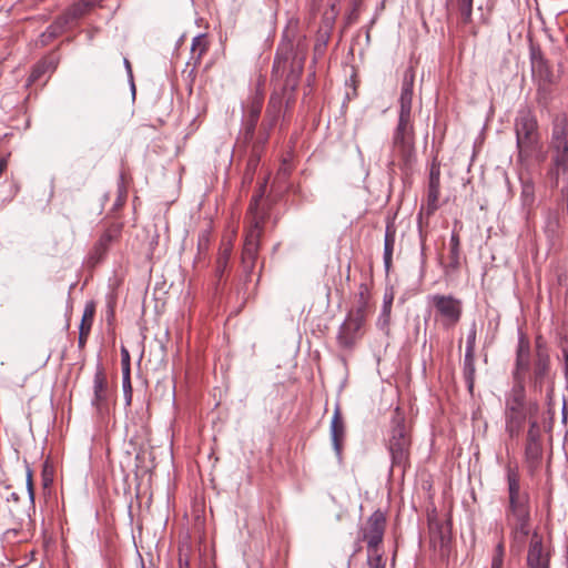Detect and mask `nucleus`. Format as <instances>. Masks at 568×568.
<instances>
[{
	"label": "nucleus",
	"instance_id": "c756f323",
	"mask_svg": "<svg viewBox=\"0 0 568 568\" xmlns=\"http://www.w3.org/2000/svg\"><path fill=\"white\" fill-rule=\"evenodd\" d=\"M450 251H449V266L457 268L459 266L460 258V242L459 235L454 231L450 235Z\"/></svg>",
	"mask_w": 568,
	"mask_h": 568
},
{
	"label": "nucleus",
	"instance_id": "9d476101",
	"mask_svg": "<svg viewBox=\"0 0 568 568\" xmlns=\"http://www.w3.org/2000/svg\"><path fill=\"white\" fill-rule=\"evenodd\" d=\"M290 32H293V30H286L284 32L283 40L277 48L276 59L284 62H288L291 60L292 68L302 70L306 48L302 39H298L297 43L294 44L290 39Z\"/></svg>",
	"mask_w": 568,
	"mask_h": 568
},
{
	"label": "nucleus",
	"instance_id": "09e8293b",
	"mask_svg": "<svg viewBox=\"0 0 568 568\" xmlns=\"http://www.w3.org/2000/svg\"><path fill=\"white\" fill-rule=\"evenodd\" d=\"M504 556L493 555L490 568H503Z\"/></svg>",
	"mask_w": 568,
	"mask_h": 568
},
{
	"label": "nucleus",
	"instance_id": "603ef678",
	"mask_svg": "<svg viewBox=\"0 0 568 568\" xmlns=\"http://www.w3.org/2000/svg\"><path fill=\"white\" fill-rule=\"evenodd\" d=\"M280 176L286 178L290 174V169L284 161L283 165L280 168L278 173Z\"/></svg>",
	"mask_w": 568,
	"mask_h": 568
},
{
	"label": "nucleus",
	"instance_id": "8fccbe9b",
	"mask_svg": "<svg viewBox=\"0 0 568 568\" xmlns=\"http://www.w3.org/2000/svg\"><path fill=\"white\" fill-rule=\"evenodd\" d=\"M122 374H123V382L128 383V388L131 390L130 365L129 366H122Z\"/></svg>",
	"mask_w": 568,
	"mask_h": 568
},
{
	"label": "nucleus",
	"instance_id": "f8f14e48",
	"mask_svg": "<svg viewBox=\"0 0 568 568\" xmlns=\"http://www.w3.org/2000/svg\"><path fill=\"white\" fill-rule=\"evenodd\" d=\"M529 384L535 393H541L544 386L552 383L550 357L540 356L539 358L529 359Z\"/></svg>",
	"mask_w": 568,
	"mask_h": 568
},
{
	"label": "nucleus",
	"instance_id": "6ab92c4d",
	"mask_svg": "<svg viewBox=\"0 0 568 568\" xmlns=\"http://www.w3.org/2000/svg\"><path fill=\"white\" fill-rule=\"evenodd\" d=\"M551 151V168L549 175L558 183L559 174L568 172V146H554Z\"/></svg>",
	"mask_w": 568,
	"mask_h": 568
},
{
	"label": "nucleus",
	"instance_id": "bf43d9fd",
	"mask_svg": "<svg viewBox=\"0 0 568 568\" xmlns=\"http://www.w3.org/2000/svg\"><path fill=\"white\" fill-rule=\"evenodd\" d=\"M206 241H207L206 236H204V235H203V236L200 239L199 246L201 247L202 242H206Z\"/></svg>",
	"mask_w": 568,
	"mask_h": 568
},
{
	"label": "nucleus",
	"instance_id": "f3484780",
	"mask_svg": "<svg viewBox=\"0 0 568 568\" xmlns=\"http://www.w3.org/2000/svg\"><path fill=\"white\" fill-rule=\"evenodd\" d=\"M108 399V382L102 366H98L93 378V398L92 405L99 410L105 406Z\"/></svg>",
	"mask_w": 568,
	"mask_h": 568
},
{
	"label": "nucleus",
	"instance_id": "dca6fc26",
	"mask_svg": "<svg viewBox=\"0 0 568 568\" xmlns=\"http://www.w3.org/2000/svg\"><path fill=\"white\" fill-rule=\"evenodd\" d=\"M430 545L440 558H446L449 552V532L439 523L429 524Z\"/></svg>",
	"mask_w": 568,
	"mask_h": 568
},
{
	"label": "nucleus",
	"instance_id": "9b49d317",
	"mask_svg": "<svg viewBox=\"0 0 568 568\" xmlns=\"http://www.w3.org/2000/svg\"><path fill=\"white\" fill-rule=\"evenodd\" d=\"M385 527L386 518L381 510L374 511L368 517L365 527L362 529V537L367 542L369 554L376 552L377 547L382 544Z\"/></svg>",
	"mask_w": 568,
	"mask_h": 568
},
{
	"label": "nucleus",
	"instance_id": "a19ab883",
	"mask_svg": "<svg viewBox=\"0 0 568 568\" xmlns=\"http://www.w3.org/2000/svg\"><path fill=\"white\" fill-rule=\"evenodd\" d=\"M439 178H440L439 166L434 164L430 169L428 186H440Z\"/></svg>",
	"mask_w": 568,
	"mask_h": 568
},
{
	"label": "nucleus",
	"instance_id": "e433bc0d",
	"mask_svg": "<svg viewBox=\"0 0 568 568\" xmlns=\"http://www.w3.org/2000/svg\"><path fill=\"white\" fill-rule=\"evenodd\" d=\"M415 81V72L412 68L404 72L402 91L413 92Z\"/></svg>",
	"mask_w": 568,
	"mask_h": 568
},
{
	"label": "nucleus",
	"instance_id": "f03ea898",
	"mask_svg": "<svg viewBox=\"0 0 568 568\" xmlns=\"http://www.w3.org/2000/svg\"><path fill=\"white\" fill-rule=\"evenodd\" d=\"M530 343L528 337L519 332L516 348L515 367L513 369V386L505 397V430L510 438H518L526 422L538 416L539 405L528 399L526 394V376L529 369Z\"/></svg>",
	"mask_w": 568,
	"mask_h": 568
},
{
	"label": "nucleus",
	"instance_id": "052dcab7",
	"mask_svg": "<svg viewBox=\"0 0 568 568\" xmlns=\"http://www.w3.org/2000/svg\"><path fill=\"white\" fill-rule=\"evenodd\" d=\"M180 568H183V567H182V562H181V561H180Z\"/></svg>",
	"mask_w": 568,
	"mask_h": 568
},
{
	"label": "nucleus",
	"instance_id": "ddd939ff",
	"mask_svg": "<svg viewBox=\"0 0 568 568\" xmlns=\"http://www.w3.org/2000/svg\"><path fill=\"white\" fill-rule=\"evenodd\" d=\"M364 324L359 315L354 317L347 315L337 333L338 345L343 348H352L362 338Z\"/></svg>",
	"mask_w": 568,
	"mask_h": 568
},
{
	"label": "nucleus",
	"instance_id": "412c9836",
	"mask_svg": "<svg viewBox=\"0 0 568 568\" xmlns=\"http://www.w3.org/2000/svg\"><path fill=\"white\" fill-rule=\"evenodd\" d=\"M521 192L520 201L523 209L529 213L535 203V182L530 176H520Z\"/></svg>",
	"mask_w": 568,
	"mask_h": 568
},
{
	"label": "nucleus",
	"instance_id": "bb28decb",
	"mask_svg": "<svg viewBox=\"0 0 568 568\" xmlns=\"http://www.w3.org/2000/svg\"><path fill=\"white\" fill-rule=\"evenodd\" d=\"M542 455L541 442L526 443L525 446V458L526 462L535 467L538 465Z\"/></svg>",
	"mask_w": 568,
	"mask_h": 568
},
{
	"label": "nucleus",
	"instance_id": "393cba45",
	"mask_svg": "<svg viewBox=\"0 0 568 568\" xmlns=\"http://www.w3.org/2000/svg\"><path fill=\"white\" fill-rule=\"evenodd\" d=\"M463 373L465 382L467 384V388L470 393H473L476 373L475 353L465 352Z\"/></svg>",
	"mask_w": 568,
	"mask_h": 568
},
{
	"label": "nucleus",
	"instance_id": "473e14b6",
	"mask_svg": "<svg viewBox=\"0 0 568 568\" xmlns=\"http://www.w3.org/2000/svg\"><path fill=\"white\" fill-rule=\"evenodd\" d=\"M439 197V186H428L427 192V215L433 214L437 210Z\"/></svg>",
	"mask_w": 568,
	"mask_h": 568
},
{
	"label": "nucleus",
	"instance_id": "5701e85b",
	"mask_svg": "<svg viewBox=\"0 0 568 568\" xmlns=\"http://www.w3.org/2000/svg\"><path fill=\"white\" fill-rule=\"evenodd\" d=\"M396 230L393 224H387L385 230L384 239V265L386 270H389L392 264V256L395 245Z\"/></svg>",
	"mask_w": 568,
	"mask_h": 568
},
{
	"label": "nucleus",
	"instance_id": "20e7f679",
	"mask_svg": "<svg viewBox=\"0 0 568 568\" xmlns=\"http://www.w3.org/2000/svg\"><path fill=\"white\" fill-rule=\"evenodd\" d=\"M413 92L400 91L398 123L393 135V152L409 166L414 156V130L410 121Z\"/></svg>",
	"mask_w": 568,
	"mask_h": 568
},
{
	"label": "nucleus",
	"instance_id": "58836bf2",
	"mask_svg": "<svg viewBox=\"0 0 568 568\" xmlns=\"http://www.w3.org/2000/svg\"><path fill=\"white\" fill-rule=\"evenodd\" d=\"M476 335H477L476 324L474 323L467 334L466 349H465L466 353H475Z\"/></svg>",
	"mask_w": 568,
	"mask_h": 568
},
{
	"label": "nucleus",
	"instance_id": "c9c22d12",
	"mask_svg": "<svg viewBox=\"0 0 568 568\" xmlns=\"http://www.w3.org/2000/svg\"><path fill=\"white\" fill-rule=\"evenodd\" d=\"M366 310H367V301L364 296V293H361L358 305L354 310H351L347 315H349L352 317L359 315L361 321L365 322L366 321Z\"/></svg>",
	"mask_w": 568,
	"mask_h": 568
},
{
	"label": "nucleus",
	"instance_id": "423d86ee",
	"mask_svg": "<svg viewBox=\"0 0 568 568\" xmlns=\"http://www.w3.org/2000/svg\"><path fill=\"white\" fill-rule=\"evenodd\" d=\"M8 490L6 498V505L3 510L0 513V527L4 528V534L9 536L12 534L17 536L27 519L30 518L34 507L29 508V501L27 505H21L20 496L16 491H10V486L4 487Z\"/></svg>",
	"mask_w": 568,
	"mask_h": 568
},
{
	"label": "nucleus",
	"instance_id": "a18cd8bd",
	"mask_svg": "<svg viewBox=\"0 0 568 568\" xmlns=\"http://www.w3.org/2000/svg\"><path fill=\"white\" fill-rule=\"evenodd\" d=\"M43 63L48 72H53L58 67L59 60L58 58L49 57L43 60Z\"/></svg>",
	"mask_w": 568,
	"mask_h": 568
},
{
	"label": "nucleus",
	"instance_id": "ea45409f",
	"mask_svg": "<svg viewBox=\"0 0 568 568\" xmlns=\"http://www.w3.org/2000/svg\"><path fill=\"white\" fill-rule=\"evenodd\" d=\"M368 565L371 568H385V560L382 554L374 552V556H368Z\"/></svg>",
	"mask_w": 568,
	"mask_h": 568
},
{
	"label": "nucleus",
	"instance_id": "0eeeda50",
	"mask_svg": "<svg viewBox=\"0 0 568 568\" xmlns=\"http://www.w3.org/2000/svg\"><path fill=\"white\" fill-rule=\"evenodd\" d=\"M432 304L436 310V320L444 329L455 327L463 314V303L453 295L436 294L432 296Z\"/></svg>",
	"mask_w": 568,
	"mask_h": 568
},
{
	"label": "nucleus",
	"instance_id": "6e6552de",
	"mask_svg": "<svg viewBox=\"0 0 568 568\" xmlns=\"http://www.w3.org/2000/svg\"><path fill=\"white\" fill-rule=\"evenodd\" d=\"M410 439L405 425L397 423L388 442V449L392 456L393 466L405 468L409 459Z\"/></svg>",
	"mask_w": 568,
	"mask_h": 568
},
{
	"label": "nucleus",
	"instance_id": "72a5a7b5",
	"mask_svg": "<svg viewBox=\"0 0 568 568\" xmlns=\"http://www.w3.org/2000/svg\"><path fill=\"white\" fill-rule=\"evenodd\" d=\"M528 424H529V428L527 432L526 443L541 442L540 440L541 433H540V426H539L538 418L536 417L535 419L530 420Z\"/></svg>",
	"mask_w": 568,
	"mask_h": 568
},
{
	"label": "nucleus",
	"instance_id": "a878e982",
	"mask_svg": "<svg viewBox=\"0 0 568 568\" xmlns=\"http://www.w3.org/2000/svg\"><path fill=\"white\" fill-rule=\"evenodd\" d=\"M97 3V0H80L79 2L71 6L67 12L69 13V17H71L74 21L87 14Z\"/></svg>",
	"mask_w": 568,
	"mask_h": 568
},
{
	"label": "nucleus",
	"instance_id": "7ed1b4c3",
	"mask_svg": "<svg viewBox=\"0 0 568 568\" xmlns=\"http://www.w3.org/2000/svg\"><path fill=\"white\" fill-rule=\"evenodd\" d=\"M508 506L506 521L511 530L513 540L523 545L529 535L530 505L529 494L520 488L519 474L515 468H507Z\"/></svg>",
	"mask_w": 568,
	"mask_h": 568
},
{
	"label": "nucleus",
	"instance_id": "c03bdc74",
	"mask_svg": "<svg viewBox=\"0 0 568 568\" xmlns=\"http://www.w3.org/2000/svg\"><path fill=\"white\" fill-rule=\"evenodd\" d=\"M48 72L47 69H45V65L43 63V60L38 63L36 65V68L33 69L31 75H30V81H36L38 80L43 73Z\"/></svg>",
	"mask_w": 568,
	"mask_h": 568
},
{
	"label": "nucleus",
	"instance_id": "a211bd4d",
	"mask_svg": "<svg viewBox=\"0 0 568 568\" xmlns=\"http://www.w3.org/2000/svg\"><path fill=\"white\" fill-rule=\"evenodd\" d=\"M331 439L334 452L338 458L342 457L343 442L345 438V424L339 407L336 406L331 422Z\"/></svg>",
	"mask_w": 568,
	"mask_h": 568
},
{
	"label": "nucleus",
	"instance_id": "aec40b11",
	"mask_svg": "<svg viewBox=\"0 0 568 568\" xmlns=\"http://www.w3.org/2000/svg\"><path fill=\"white\" fill-rule=\"evenodd\" d=\"M94 312H95L94 304L88 303L84 307L81 324L79 327L78 345L80 348L84 347L88 336L91 332Z\"/></svg>",
	"mask_w": 568,
	"mask_h": 568
},
{
	"label": "nucleus",
	"instance_id": "6e6d98bb",
	"mask_svg": "<svg viewBox=\"0 0 568 568\" xmlns=\"http://www.w3.org/2000/svg\"><path fill=\"white\" fill-rule=\"evenodd\" d=\"M8 162L6 158L0 156V175L4 172L7 169Z\"/></svg>",
	"mask_w": 568,
	"mask_h": 568
},
{
	"label": "nucleus",
	"instance_id": "5fc2aeb1",
	"mask_svg": "<svg viewBox=\"0 0 568 568\" xmlns=\"http://www.w3.org/2000/svg\"><path fill=\"white\" fill-rule=\"evenodd\" d=\"M383 317H384V320L378 318V322H379V323L382 322V323H383V326H384V325H387V323H388V317H389V310H387L386 307H384Z\"/></svg>",
	"mask_w": 568,
	"mask_h": 568
},
{
	"label": "nucleus",
	"instance_id": "cd10ccee",
	"mask_svg": "<svg viewBox=\"0 0 568 568\" xmlns=\"http://www.w3.org/2000/svg\"><path fill=\"white\" fill-rule=\"evenodd\" d=\"M232 247H233V245L231 242L224 243L223 246L221 247L219 257L216 260V270H215L216 276H219V277H221L223 275L224 271L226 270V266H227L231 253H232Z\"/></svg>",
	"mask_w": 568,
	"mask_h": 568
},
{
	"label": "nucleus",
	"instance_id": "c85d7f7f",
	"mask_svg": "<svg viewBox=\"0 0 568 568\" xmlns=\"http://www.w3.org/2000/svg\"><path fill=\"white\" fill-rule=\"evenodd\" d=\"M568 146L566 124H555L551 132L550 148Z\"/></svg>",
	"mask_w": 568,
	"mask_h": 568
},
{
	"label": "nucleus",
	"instance_id": "864d4df0",
	"mask_svg": "<svg viewBox=\"0 0 568 568\" xmlns=\"http://www.w3.org/2000/svg\"><path fill=\"white\" fill-rule=\"evenodd\" d=\"M383 317H384V320L378 318V322H379V323L382 322V323H383V326H384V325H387V323H388V317H389V310H387L386 307H384Z\"/></svg>",
	"mask_w": 568,
	"mask_h": 568
},
{
	"label": "nucleus",
	"instance_id": "1a4fd4ad",
	"mask_svg": "<svg viewBox=\"0 0 568 568\" xmlns=\"http://www.w3.org/2000/svg\"><path fill=\"white\" fill-rule=\"evenodd\" d=\"M262 217L253 216L252 224L246 232L243 245L242 262L246 270L252 271L260 248V239L262 235Z\"/></svg>",
	"mask_w": 568,
	"mask_h": 568
},
{
	"label": "nucleus",
	"instance_id": "3c124183",
	"mask_svg": "<svg viewBox=\"0 0 568 568\" xmlns=\"http://www.w3.org/2000/svg\"><path fill=\"white\" fill-rule=\"evenodd\" d=\"M494 555H499V556H504L505 557V547H504V542L503 541H499L496 545Z\"/></svg>",
	"mask_w": 568,
	"mask_h": 568
},
{
	"label": "nucleus",
	"instance_id": "49530a36",
	"mask_svg": "<svg viewBox=\"0 0 568 568\" xmlns=\"http://www.w3.org/2000/svg\"><path fill=\"white\" fill-rule=\"evenodd\" d=\"M251 148H252V156H251V159H250V161H248V166H250L251 169H254V168L257 165V162H258V160H260V154H261V151H262V150H260V151L256 153V152H255V150H254V148H253V146H251Z\"/></svg>",
	"mask_w": 568,
	"mask_h": 568
},
{
	"label": "nucleus",
	"instance_id": "39448f33",
	"mask_svg": "<svg viewBox=\"0 0 568 568\" xmlns=\"http://www.w3.org/2000/svg\"><path fill=\"white\" fill-rule=\"evenodd\" d=\"M515 133L518 160L525 161L537 149L539 142L538 122L529 108L518 111L515 119Z\"/></svg>",
	"mask_w": 568,
	"mask_h": 568
},
{
	"label": "nucleus",
	"instance_id": "2eb2a0df",
	"mask_svg": "<svg viewBox=\"0 0 568 568\" xmlns=\"http://www.w3.org/2000/svg\"><path fill=\"white\" fill-rule=\"evenodd\" d=\"M550 557L544 550L542 539L538 534H534L530 539V545L527 554L528 568H549Z\"/></svg>",
	"mask_w": 568,
	"mask_h": 568
},
{
	"label": "nucleus",
	"instance_id": "79ce46f5",
	"mask_svg": "<svg viewBox=\"0 0 568 568\" xmlns=\"http://www.w3.org/2000/svg\"><path fill=\"white\" fill-rule=\"evenodd\" d=\"M57 26H59V28L61 29L62 32L65 31L67 27L73 22L72 18L69 17V13L65 11L62 16L58 17L54 21H53Z\"/></svg>",
	"mask_w": 568,
	"mask_h": 568
},
{
	"label": "nucleus",
	"instance_id": "4be33fe9",
	"mask_svg": "<svg viewBox=\"0 0 568 568\" xmlns=\"http://www.w3.org/2000/svg\"><path fill=\"white\" fill-rule=\"evenodd\" d=\"M120 232V225H112L103 232L94 247L98 258H101L105 254L110 243L119 236Z\"/></svg>",
	"mask_w": 568,
	"mask_h": 568
},
{
	"label": "nucleus",
	"instance_id": "de8ad7c7",
	"mask_svg": "<svg viewBox=\"0 0 568 568\" xmlns=\"http://www.w3.org/2000/svg\"><path fill=\"white\" fill-rule=\"evenodd\" d=\"M121 365L122 366L130 365V353L124 346L121 347Z\"/></svg>",
	"mask_w": 568,
	"mask_h": 568
},
{
	"label": "nucleus",
	"instance_id": "37998d69",
	"mask_svg": "<svg viewBox=\"0 0 568 568\" xmlns=\"http://www.w3.org/2000/svg\"><path fill=\"white\" fill-rule=\"evenodd\" d=\"M27 489H28V495H29V508H33L34 490H33V484H32V475H31L30 470H28V476H27Z\"/></svg>",
	"mask_w": 568,
	"mask_h": 568
},
{
	"label": "nucleus",
	"instance_id": "4468645a",
	"mask_svg": "<svg viewBox=\"0 0 568 568\" xmlns=\"http://www.w3.org/2000/svg\"><path fill=\"white\" fill-rule=\"evenodd\" d=\"M529 60H530L532 78L537 82L552 83V81H554L552 69L549 64V61L546 59L542 50L540 49V47L538 44L530 43Z\"/></svg>",
	"mask_w": 568,
	"mask_h": 568
},
{
	"label": "nucleus",
	"instance_id": "2f4dec72",
	"mask_svg": "<svg viewBox=\"0 0 568 568\" xmlns=\"http://www.w3.org/2000/svg\"><path fill=\"white\" fill-rule=\"evenodd\" d=\"M462 21L469 23L473 14V0H456Z\"/></svg>",
	"mask_w": 568,
	"mask_h": 568
},
{
	"label": "nucleus",
	"instance_id": "7c9ffc66",
	"mask_svg": "<svg viewBox=\"0 0 568 568\" xmlns=\"http://www.w3.org/2000/svg\"><path fill=\"white\" fill-rule=\"evenodd\" d=\"M537 83H538V88H537V92H536V101L540 106L546 108L551 98L550 89H549L550 83H544V82H537Z\"/></svg>",
	"mask_w": 568,
	"mask_h": 568
},
{
	"label": "nucleus",
	"instance_id": "f257e3e1",
	"mask_svg": "<svg viewBox=\"0 0 568 568\" xmlns=\"http://www.w3.org/2000/svg\"><path fill=\"white\" fill-rule=\"evenodd\" d=\"M265 83L266 78L260 74L251 94L242 103L239 143L253 146L256 153L264 149L270 140L271 132L283 114V97L277 92H273L266 105L264 118L260 123L264 104Z\"/></svg>",
	"mask_w": 568,
	"mask_h": 568
},
{
	"label": "nucleus",
	"instance_id": "b1692460",
	"mask_svg": "<svg viewBox=\"0 0 568 568\" xmlns=\"http://www.w3.org/2000/svg\"><path fill=\"white\" fill-rule=\"evenodd\" d=\"M207 49H209V42L206 40L205 34H199L193 38L192 45H191V60L194 61L193 68H196L200 64L201 59H202L203 54H205Z\"/></svg>",
	"mask_w": 568,
	"mask_h": 568
},
{
	"label": "nucleus",
	"instance_id": "4c0bfd02",
	"mask_svg": "<svg viewBox=\"0 0 568 568\" xmlns=\"http://www.w3.org/2000/svg\"><path fill=\"white\" fill-rule=\"evenodd\" d=\"M539 355L545 357H550L549 352L546 345V341L542 338V336L538 335L535 339V354L534 358H539Z\"/></svg>",
	"mask_w": 568,
	"mask_h": 568
},
{
	"label": "nucleus",
	"instance_id": "f704fd0d",
	"mask_svg": "<svg viewBox=\"0 0 568 568\" xmlns=\"http://www.w3.org/2000/svg\"><path fill=\"white\" fill-rule=\"evenodd\" d=\"M62 33L63 32L61 31L59 26L52 22L40 37L42 45H47L51 40H53Z\"/></svg>",
	"mask_w": 568,
	"mask_h": 568
},
{
	"label": "nucleus",
	"instance_id": "13d9d810",
	"mask_svg": "<svg viewBox=\"0 0 568 568\" xmlns=\"http://www.w3.org/2000/svg\"><path fill=\"white\" fill-rule=\"evenodd\" d=\"M256 206H257V197L254 200V203L250 204V211L253 212V210H255Z\"/></svg>",
	"mask_w": 568,
	"mask_h": 568
},
{
	"label": "nucleus",
	"instance_id": "4d7b16f0",
	"mask_svg": "<svg viewBox=\"0 0 568 568\" xmlns=\"http://www.w3.org/2000/svg\"><path fill=\"white\" fill-rule=\"evenodd\" d=\"M124 65H125V69L128 71V74L130 77V79L132 80L133 75H132V68H131V63L128 59H124Z\"/></svg>",
	"mask_w": 568,
	"mask_h": 568
}]
</instances>
